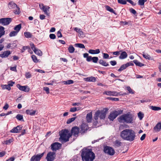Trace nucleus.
Here are the masks:
<instances>
[{
    "mask_svg": "<svg viewBox=\"0 0 161 161\" xmlns=\"http://www.w3.org/2000/svg\"><path fill=\"white\" fill-rule=\"evenodd\" d=\"M120 136L124 140L130 142L132 141L135 139L136 133L132 129H126L121 132Z\"/></svg>",
    "mask_w": 161,
    "mask_h": 161,
    "instance_id": "1",
    "label": "nucleus"
},
{
    "mask_svg": "<svg viewBox=\"0 0 161 161\" xmlns=\"http://www.w3.org/2000/svg\"><path fill=\"white\" fill-rule=\"evenodd\" d=\"M25 36L27 38H30L31 37L32 35L31 34L28 32H25L24 33Z\"/></svg>",
    "mask_w": 161,
    "mask_h": 161,
    "instance_id": "33",
    "label": "nucleus"
},
{
    "mask_svg": "<svg viewBox=\"0 0 161 161\" xmlns=\"http://www.w3.org/2000/svg\"><path fill=\"white\" fill-rule=\"evenodd\" d=\"M114 145L115 146L119 147L121 146L122 143L119 140H116L114 142Z\"/></svg>",
    "mask_w": 161,
    "mask_h": 161,
    "instance_id": "37",
    "label": "nucleus"
},
{
    "mask_svg": "<svg viewBox=\"0 0 161 161\" xmlns=\"http://www.w3.org/2000/svg\"><path fill=\"white\" fill-rule=\"evenodd\" d=\"M10 54L11 52L9 51H5L3 52L0 54V57L2 58L7 57Z\"/></svg>",
    "mask_w": 161,
    "mask_h": 161,
    "instance_id": "20",
    "label": "nucleus"
},
{
    "mask_svg": "<svg viewBox=\"0 0 161 161\" xmlns=\"http://www.w3.org/2000/svg\"><path fill=\"white\" fill-rule=\"evenodd\" d=\"M138 116L140 120H142L143 117V114L141 112L138 114Z\"/></svg>",
    "mask_w": 161,
    "mask_h": 161,
    "instance_id": "52",
    "label": "nucleus"
},
{
    "mask_svg": "<svg viewBox=\"0 0 161 161\" xmlns=\"http://www.w3.org/2000/svg\"><path fill=\"white\" fill-rule=\"evenodd\" d=\"M118 2L122 4H125L126 3V2L125 0H118Z\"/></svg>",
    "mask_w": 161,
    "mask_h": 161,
    "instance_id": "54",
    "label": "nucleus"
},
{
    "mask_svg": "<svg viewBox=\"0 0 161 161\" xmlns=\"http://www.w3.org/2000/svg\"><path fill=\"white\" fill-rule=\"evenodd\" d=\"M43 90L46 92L47 94H49V89L48 87H44Z\"/></svg>",
    "mask_w": 161,
    "mask_h": 161,
    "instance_id": "56",
    "label": "nucleus"
},
{
    "mask_svg": "<svg viewBox=\"0 0 161 161\" xmlns=\"http://www.w3.org/2000/svg\"><path fill=\"white\" fill-rule=\"evenodd\" d=\"M44 152L41 154H38L33 156L31 159V161H40L42 158L43 156Z\"/></svg>",
    "mask_w": 161,
    "mask_h": 161,
    "instance_id": "8",
    "label": "nucleus"
},
{
    "mask_svg": "<svg viewBox=\"0 0 161 161\" xmlns=\"http://www.w3.org/2000/svg\"><path fill=\"white\" fill-rule=\"evenodd\" d=\"M121 52V51H116V52H113V54L114 55L118 56L119 54Z\"/></svg>",
    "mask_w": 161,
    "mask_h": 161,
    "instance_id": "61",
    "label": "nucleus"
},
{
    "mask_svg": "<svg viewBox=\"0 0 161 161\" xmlns=\"http://www.w3.org/2000/svg\"><path fill=\"white\" fill-rule=\"evenodd\" d=\"M13 141V138H11L9 139V140L5 141L4 142V143L7 145H9Z\"/></svg>",
    "mask_w": 161,
    "mask_h": 161,
    "instance_id": "42",
    "label": "nucleus"
},
{
    "mask_svg": "<svg viewBox=\"0 0 161 161\" xmlns=\"http://www.w3.org/2000/svg\"><path fill=\"white\" fill-rule=\"evenodd\" d=\"M74 30L79 33V36L80 37H83L85 36L84 33L81 29L77 27H75L74 28Z\"/></svg>",
    "mask_w": 161,
    "mask_h": 161,
    "instance_id": "15",
    "label": "nucleus"
},
{
    "mask_svg": "<svg viewBox=\"0 0 161 161\" xmlns=\"http://www.w3.org/2000/svg\"><path fill=\"white\" fill-rule=\"evenodd\" d=\"M17 87L21 91L25 92H28L30 90V88L27 86H22L19 84L17 85Z\"/></svg>",
    "mask_w": 161,
    "mask_h": 161,
    "instance_id": "11",
    "label": "nucleus"
},
{
    "mask_svg": "<svg viewBox=\"0 0 161 161\" xmlns=\"http://www.w3.org/2000/svg\"><path fill=\"white\" fill-rule=\"evenodd\" d=\"M61 146V144L58 142H55L51 145V149L53 150L58 149Z\"/></svg>",
    "mask_w": 161,
    "mask_h": 161,
    "instance_id": "13",
    "label": "nucleus"
},
{
    "mask_svg": "<svg viewBox=\"0 0 161 161\" xmlns=\"http://www.w3.org/2000/svg\"><path fill=\"white\" fill-rule=\"evenodd\" d=\"M22 129V127L20 125H19L16 127H14L10 131V132L12 133H18L19 132L20 130Z\"/></svg>",
    "mask_w": 161,
    "mask_h": 161,
    "instance_id": "14",
    "label": "nucleus"
},
{
    "mask_svg": "<svg viewBox=\"0 0 161 161\" xmlns=\"http://www.w3.org/2000/svg\"><path fill=\"white\" fill-rule=\"evenodd\" d=\"M1 87L3 90L7 89L10 90L11 89L10 87L8 85H1Z\"/></svg>",
    "mask_w": 161,
    "mask_h": 161,
    "instance_id": "32",
    "label": "nucleus"
},
{
    "mask_svg": "<svg viewBox=\"0 0 161 161\" xmlns=\"http://www.w3.org/2000/svg\"><path fill=\"white\" fill-rule=\"evenodd\" d=\"M55 153L53 152H49L47 155L46 158L47 161H53L54 159Z\"/></svg>",
    "mask_w": 161,
    "mask_h": 161,
    "instance_id": "10",
    "label": "nucleus"
},
{
    "mask_svg": "<svg viewBox=\"0 0 161 161\" xmlns=\"http://www.w3.org/2000/svg\"><path fill=\"white\" fill-rule=\"evenodd\" d=\"M80 109L79 108L73 107L70 108V111L72 112H75L77 110H79Z\"/></svg>",
    "mask_w": 161,
    "mask_h": 161,
    "instance_id": "41",
    "label": "nucleus"
},
{
    "mask_svg": "<svg viewBox=\"0 0 161 161\" xmlns=\"http://www.w3.org/2000/svg\"><path fill=\"white\" fill-rule=\"evenodd\" d=\"M103 58H104L107 59L108 58H109V55L106 53H103Z\"/></svg>",
    "mask_w": 161,
    "mask_h": 161,
    "instance_id": "59",
    "label": "nucleus"
},
{
    "mask_svg": "<svg viewBox=\"0 0 161 161\" xmlns=\"http://www.w3.org/2000/svg\"><path fill=\"white\" fill-rule=\"evenodd\" d=\"M84 80L87 82H95L96 81V79L95 77L91 76L85 78L84 79Z\"/></svg>",
    "mask_w": 161,
    "mask_h": 161,
    "instance_id": "19",
    "label": "nucleus"
},
{
    "mask_svg": "<svg viewBox=\"0 0 161 161\" xmlns=\"http://www.w3.org/2000/svg\"><path fill=\"white\" fill-rule=\"evenodd\" d=\"M75 47L81 48H84L85 46L84 45L81 43H76L75 44Z\"/></svg>",
    "mask_w": 161,
    "mask_h": 161,
    "instance_id": "39",
    "label": "nucleus"
},
{
    "mask_svg": "<svg viewBox=\"0 0 161 161\" xmlns=\"http://www.w3.org/2000/svg\"><path fill=\"white\" fill-rule=\"evenodd\" d=\"M33 51L35 54L38 56H42V52L39 49L36 48Z\"/></svg>",
    "mask_w": 161,
    "mask_h": 161,
    "instance_id": "28",
    "label": "nucleus"
},
{
    "mask_svg": "<svg viewBox=\"0 0 161 161\" xmlns=\"http://www.w3.org/2000/svg\"><path fill=\"white\" fill-rule=\"evenodd\" d=\"M88 128V125L86 123H83L81 125L80 131L82 133L84 132L87 130Z\"/></svg>",
    "mask_w": 161,
    "mask_h": 161,
    "instance_id": "18",
    "label": "nucleus"
},
{
    "mask_svg": "<svg viewBox=\"0 0 161 161\" xmlns=\"http://www.w3.org/2000/svg\"><path fill=\"white\" fill-rule=\"evenodd\" d=\"M161 129V123H157L154 127L153 131L155 132H158Z\"/></svg>",
    "mask_w": 161,
    "mask_h": 161,
    "instance_id": "16",
    "label": "nucleus"
},
{
    "mask_svg": "<svg viewBox=\"0 0 161 161\" xmlns=\"http://www.w3.org/2000/svg\"><path fill=\"white\" fill-rule=\"evenodd\" d=\"M69 52L70 53H74L75 50L74 47L72 46V45H70L68 48Z\"/></svg>",
    "mask_w": 161,
    "mask_h": 161,
    "instance_id": "35",
    "label": "nucleus"
},
{
    "mask_svg": "<svg viewBox=\"0 0 161 161\" xmlns=\"http://www.w3.org/2000/svg\"><path fill=\"white\" fill-rule=\"evenodd\" d=\"M30 46L31 48L33 50V51L35 50V49L36 48L34 45L33 43H31L30 44Z\"/></svg>",
    "mask_w": 161,
    "mask_h": 161,
    "instance_id": "62",
    "label": "nucleus"
},
{
    "mask_svg": "<svg viewBox=\"0 0 161 161\" xmlns=\"http://www.w3.org/2000/svg\"><path fill=\"white\" fill-rule=\"evenodd\" d=\"M130 11L131 13L134 14H136V11L132 8H130Z\"/></svg>",
    "mask_w": 161,
    "mask_h": 161,
    "instance_id": "58",
    "label": "nucleus"
},
{
    "mask_svg": "<svg viewBox=\"0 0 161 161\" xmlns=\"http://www.w3.org/2000/svg\"><path fill=\"white\" fill-rule=\"evenodd\" d=\"M133 62L136 65L139 67H142L144 66V64L138 61L137 60H133Z\"/></svg>",
    "mask_w": 161,
    "mask_h": 161,
    "instance_id": "27",
    "label": "nucleus"
},
{
    "mask_svg": "<svg viewBox=\"0 0 161 161\" xmlns=\"http://www.w3.org/2000/svg\"><path fill=\"white\" fill-rule=\"evenodd\" d=\"M31 58L33 60V61L35 63H37L38 60L37 59L36 57L34 55H32L31 56Z\"/></svg>",
    "mask_w": 161,
    "mask_h": 161,
    "instance_id": "48",
    "label": "nucleus"
},
{
    "mask_svg": "<svg viewBox=\"0 0 161 161\" xmlns=\"http://www.w3.org/2000/svg\"><path fill=\"white\" fill-rule=\"evenodd\" d=\"M92 57L91 56H89L86 60L87 62H90L91 61H92Z\"/></svg>",
    "mask_w": 161,
    "mask_h": 161,
    "instance_id": "64",
    "label": "nucleus"
},
{
    "mask_svg": "<svg viewBox=\"0 0 161 161\" xmlns=\"http://www.w3.org/2000/svg\"><path fill=\"white\" fill-rule=\"evenodd\" d=\"M108 99L114 101H119V99L118 98H113L112 97H108L107 98Z\"/></svg>",
    "mask_w": 161,
    "mask_h": 161,
    "instance_id": "53",
    "label": "nucleus"
},
{
    "mask_svg": "<svg viewBox=\"0 0 161 161\" xmlns=\"http://www.w3.org/2000/svg\"><path fill=\"white\" fill-rule=\"evenodd\" d=\"M76 117H73L71 118L70 119H69L68 120H67L66 123L67 124H69L71 123L72 122L74 121Z\"/></svg>",
    "mask_w": 161,
    "mask_h": 161,
    "instance_id": "49",
    "label": "nucleus"
},
{
    "mask_svg": "<svg viewBox=\"0 0 161 161\" xmlns=\"http://www.w3.org/2000/svg\"><path fill=\"white\" fill-rule=\"evenodd\" d=\"M98 60V58L97 57H92V61L93 63H97Z\"/></svg>",
    "mask_w": 161,
    "mask_h": 161,
    "instance_id": "51",
    "label": "nucleus"
},
{
    "mask_svg": "<svg viewBox=\"0 0 161 161\" xmlns=\"http://www.w3.org/2000/svg\"><path fill=\"white\" fill-rule=\"evenodd\" d=\"M15 83V82L12 81H10L8 82V85L10 87L12 86H13L14 84Z\"/></svg>",
    "mask_w": 161,
    "mask_h": 161,
    "instance_id": "63",
    "label": "nucleus"
},
{
    "mask_svg": "<svg viewBox=\"0 0 161 161\" xmlns=\"http://www.w3.org/2000/svg\"><path fill=\"white\" fill-rule=\"evenodd\" d=\"M79 132V130L78 127H74L71 130V133L72 135L76 136Z\"/></svg>",
    "mask_w": 161,
    "mask_h": 161,
    "instance_id": "17",
    "label": "nucleus"
},
{
    "mask_svg": "<svg viewBox=\"0 0 161 161\" xmlns=\"http://www.w3.org/2000/svg\"><path fill=\"white\" fill-rule=\"evenodd\" d=\"M127 67L126 64H124L121 66L120 68L118 69V71L119 72H120L122 70L125 69Z\"/></svg>",
    "mask_w": 161,
    "mask_h": 161,
    "instance_id": "34",
    "label": "nucleus"
},
{
    "mask_svg": "<svg viewBox=\"0 0 161 161\" xmlns=\"http://www.w3.org/2000/svg\"><path fill=\"white\" fill-rule=\"evenodd\" d=\"M127 57V53L125 52H121L119 58L121 59H123L126 58Z\"/></svg>",
    "mask_w": 161,
    "mask_h": 161,
    "instance_id": "23",
    "label": "nucleus"
},
{
    "mask_svg": "<svg viewBox=\"0 0 161 161\" xmlns=\"http://www.w3.org/2000/svg\"><path fill=\"white\" fill-rule=\"evenodd\" d=\"M99 63L104 66H107L109 65L108 63H107L105 61L100 59L99 61Z\"/></svg>",
    "mask_w": 161,
    "mask_h": 161,
    "instance_id": "26",
    "label": "nucleus"
},
{
    "mask_svg": "<svg viewBox=\"0 0 161 161\" xmlns=\"http://www.w3.org/2000/svg\"><path fill=\"white\" fill-rule=\"evenodd\" d=\"M49 37L51 39H54L56 38V36L54 34H51L49 35Z\"/></svg>",
    "mask_w": 161,
    "mask_h": 161,
    "instance_id": "57",
    "label": "nucleus"
},
{
    "mask_svg": "<svg viewBox=\"0 0 161 161\" xmlns=\"http://www.w3.org/2000/svg\"><path fill=\"white\" fill-rule=\"evenodd\" d=\"M106 108L104 109L103 110H97V111L95 114L94 118L96 120L98 119L99 118L100 119H104L105 117L106 114Z\"/></svg>",
    "mask_w": 161,
    "mask_h": 161,
    "instance_id": "5",
    "label": "nucleus"
},
{
    "mask_svg": "<svg viewBox=\"0 0 161 161\" xmlns=\"http://www.w3.org/2000/svg\"><path fill=\"white\" fill-rule=\"evenodd\" d=\"M86 119L88 122H91L92 119V112H90L87 114L86 116Z\"/></svg>",
    "mask_w": 161,
    "mask_h": 161,
    "instance_id": "21",
    "label": "nucleus"
},
{
    "mask_svg": "<svg viewBox=\"0 0 161 161\" xmlns=\"http://www.w3.org/2000/svg\"><path fill=\"white\" fill-rule=\"evenodd\" d=\"M123 111L121 110L114 111L111 112L108 117L109 119L111 120H113L119 115L121 114Z\"/></svg>",
    "mask_w": 161,
    "mask_h": 161,
    "instance_id": "6",
    "label": "nucleus"
},
{
    "mask_svg": "<svg viewBox=\"0 0 161 161\" xmlns=\"http://www.w3.org/2000/svg\"><path fill=\"white\" fill-rule=\"evenodd\" d=\"M18 33L16 31H13L10 32L9 34L10 37L14 36L17 35Z\"/></svg>",
    "mask_w": 161,
    "mask_h": 161,
    "instance_id": "40",
    "label": "nucleus"
},
{
    "mask_svg": "<svg viewBox=\"0 0 161 161\" xmlns=\"http://www.w3.org/2000/svg\"><path fill=\"white\" fill-rule=\"evenodd\" d=\"M150 108L153 110L158 111L161 109L160 107L152 106H150Z\"/></svg>",
    "mask_w": 161,
    "mask_h": 161,
    "instance_id": "38",
    "label": "nucleus"
},
{
    "mask_svg": "<svg viewBox=\"0 0 161 161\" xmlns=\"http://www.w3.org/2000/svg\"><path fill=\"white\" fill-rule=\"evenodd\" d=\"M16 118L19 120H21L23 119V116L22 115L18 114L16 116Z\"/></svg>",
    "mask_w": 161,
    "mask_h": 161,
    "instance_id": "50",
    "label": "nucleus"
},
{
    "mask_svg": "<svg viewBox=\"0 0 161 161\" xmlns=\"http://www.w3.org/2000/svg\"><path fill=\"white\" fill-rule=\"evenodd\" d=\"M5 32L4 27L0 26V38L4 35Z\"/></svg>",
    "mask_w": 161,
    "mask_h": 161,
    "instance_id": "30",
    "label": "nucleus"
},
{
    "mask_svg": "<svg viewBox=\"0 0 161 161\" xmlns=\"http://www.w3.org/2000/svg\"><path fill=\"white\" fill-rule=\"evenodd\" d=\"M36 112V111L35 110H33L32 109L31 110H27L26 111V114H29L31 115H34Z\"/></svg>",
    "mask_w": 161,
    "mask_h": 161,
    "instance_id": "24",
    "label": "nucleus"
},
{
    "mask_svg": "<svg viewBox=\"0 0 161 161\" xmlns=\"http://www.w3.org/2000/svg\"><path fill=\"white\" fill-rule=\"evenodd\" d=\"M104 151L105 153L110 155H113L115 153V151L113 148L108 146L104 147Z\"/></svg>",
    "mask_w": 161,
    "mask_h": 161,
    "instance_id": "7",
    "label": "nucleus"
},
{
    "mask_svg": "<svg viewBox=\"0 0 161 161\" xmlns=\"http://www.w3.org/2000/svg\"><path fill=\"white\" fill-rule=\"evenodd\" d=\"M12 19L11 18H4L0 19V24L3 25H7L11 22Z\"/></svg>",
    "mask_w": 161,
    "mask_h": 161,
    "instance_id": "9",
    "label": "nucleus"
},
{
    "mask_svg": "<svg viewBox=\"0 0 161 161\" xmlns=\"http://www.w3.org/2000/svg\"><path fill=\"white\" fill-rule=\"evenodd\" d=\"M25 76L26 79H29L31 77V75L30 72H26L25 74Z\"/></svg>",
    "mask_w": 161,
    "mask_h": 161,
    "instance_id": "47",
    "label": "nucleus"
},
{
    "mask_svg": "<svg viewBox=\"0 0 161 161\" xmlns=\"http://www.w3.org/2000/svg\"><path fill=\"white\" fill-rule=\"evenodd\" d=\"M9 7L10 8L12 9L17 7V5L14 3L13 2H11L9 3Z\"/></svg>",
    "mask_w": 161,
    "mask_h": 161,
    "instance_id": "36",
    "label": "nucleus"
},
{
    "mask_svg": "<svg viewBox=\"0 0 161 161\" xmlns=\"http://www.w3.org/2000/svg\"><path fill=\"white\" fill-rule=\"evenodd\" d=\"M106 9L108 11L114 13V11L113 9L111 8V7H110L109 6H106L105 7Z\"/></svg>",
    "mask_w": 161,
    "mask_h": 161,
    "instance_id": "43",
    "label": "nucleus"
},
{
    "mask_svg": "<svg viewBox=\"0 0 161 161\" xmlns=\"http://www.w3.org/2000/svg\"><path fill=\"white\" fill-rule=\"evenodd\" d=\"M142 56L146 59H151V56L147 54H145L143 53L142 54Z\"/></svg>",
    "mask_w": 161,
    "mask_h": 161,
    "instance_id": "44",
    "label": "nucleus"
},
{
    "mask_svg": "<svg viewBox=\"0 0 161 161\" xmlns=\"http://www.w3.org/2000/svg\"><path fill=\"white\" fill-rule=\"evenodd\" d=\"M133 116L130 113L124 114L118 118V121L121 123H132Z\"/></svg>",
    "mask_w": 161,
    "mask_h": 161,
    "instance_id": "3",
    "label": "nucleus"
},
{
    "mask_svg": "<svg viewBox=\"0 0 161 161\" xmlns=\"http://www.w3.org/2000/svg\"><path fill=\"white\" fill-rule=\"evenodd\" d=\"M103 94H105L109 96H118L119 93L115 91H105L103 93Z\"/></svg>",
    "mask_w": 161,
    "mask_h": 161,
    "instance_id": "12",
    "label": "nucleus"
},
{
    "mask_svg": "<svg viewBox=\"0 0 161 161\" xmlns=\"http://www.w3.org/2000/svg\"><path fill=\"white\" fill-rule=\"evenodd\" d=\"M50 7L48 6H45V7L42 9L45 14L47 15L49 14L48 12L49 11V9Z\"/></svg>",
    "mask_w": 161,
    "mask_h": 161,
    "instance_id": "25",
    "label": "nucleus"
},
{
    "mask_svg": "<svg viewBox=\"0 0 161 161\" xmlns=\"http://www.w3.org/2000/svg\"><path fill=\"white\" fill-rule=\"evenodd\" d=\"M21 28V24H19L16 25L14 28V30L18 33L19 31Z\"/></svg>",
    "mask_w": 161,
    "mask_h": 161,
    "instance_id": "31",
    "label": "nucleus"
},
{
    "mask_svg": "<svg viewBox=\"0 0 161 161\" xmlns=\"http://www.w3.org/2000/svg\"><path fill=\"white\" fill-rule=\"evenodd\" d=\"M126 89L129 92V93H131V94H133L134 93V92L133 90L130 88V87L129 86H127L126 87Z\"/></svg>",
    "mask_w": 161,
    "mask_h": 161,
    "instance_id": "46",
    "label": "nucleus"
},
{
    "mask_svg": "<svg viewBox=\"0 0 161 161\" xmlns=\"http://www.w3.org/2000/svg\"><path fill=\"white\" fill-rule=\"evenodd\" d=\"M62 82L64 84L69 85L73 84L74 83V81L71 80H69L67 81H62Z\"/></svg>",
    "mask_w": 161,
    "mask_h": 161,
    "instance_id": "29",
    "label": "nucleus"
},
{
    "mask_svg": "<svg viewBox=\"0 0 161 161\" xmlns=\"http://www.w3.org/2000/svg\"><path fill=\"white\" fill-rule=\"evenodd\" d=\"M16 9L14 11V13L15 14H19L20 13L19 8L18 7H16Z\"/></svg>",
    "mask_w": 161,
    "mask_h": 161,
    "instance_id": "55",
    "label": "nucleus"
},
{
    "mask_svg": "<svg viewBox=\"0 0 161 161\" xmlns=\"http://www.w3.org/2000/svg\"><path fill=\"white\" fill-rule=\"evenodd\" d=\"M81 155L83 161H93L95 158V154L92 150L87 148L81 150Z\"/></svg>",
    "mask_w": 161,
    "mask_h": 161,
    "instance_id": "2",
    "label": "nucleus"
},
{
    "mask_svg": "<svg viewBox=\"0 0 161 161\" xmlns=\"http://www.w3.org/2000/svg\"><path fill=\"white\" fill-rule=\"evenodd\" d=\"M59 133L60 136L59 141L62 142L68 141L69 138L71 136L69 131L67 130H62Z\"/></svg>",
    "mask_w": 161,
    "mask_h": 161,
    "instance_id": "4",
    "label": "nucleus"
},
{
    "mask_svg": "<svg viewBox=\"0 0 161 161\" xmlns=\"http://www.w3.org/2000/svg\"><path fill=\"white\" fill-rule=\"evenodd\" d=\"M88 53L92 54H97L100 53V51L99 49L96 50L90 49L88 51Z\"/></svg>",
    "mask_w": 161,
    "mask_h": 161,
    "instance_id": "22",
    "label": "nucleus"
},
{
    "mask_svg": "<svg viewBox=\"0 0 161 161\" xmlns=\"http://www.w3.org/2000/svg\"><path fill=\"white\" fill-rule=\"evenodd\" d=\"M147 1V0H139L138 2V4L141 6H144L145 2Z\"/></svg>",
    "mask_w": 161,
    "mask_h": 161,
    "instance_id": "45",
    "label": "nucleus"
},
{
    "mask_svg": "<svg viewBox=\"0 0 161 161\" xmlns=\"http://www.w3.org/2000/svg\"><path fill=\"white\" fill-rule=\"evenodd\" d=\"M57 36L58 37H62V35L60 31H58L57 33Z\"/></svg>",
    "mask_w": 161,
    "mask_h": 161,
    "instance_id": "60",
    "label": "nucleus"
}]
</instances>
